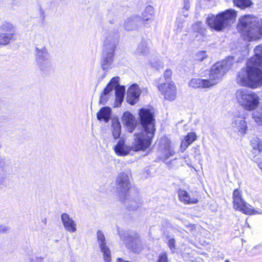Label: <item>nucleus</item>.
<instances>
[{
	"instance_id": "obj_1",
	"label": "nucleus",
	"mask_w": 262,
	"mask_h": 262,
	"mask_svg": "<svg viewBox=\"0 0 262 262\" xmlns=\"http://www.w3.org/2000/svg\"><path fill=\"white\" fill-rule=\"evenodd\" d=\"M255 56L251 57L246 68L238 73L237 82L242 86L255 89L262 85V45L257 46Z\"/></svg>"
},
{
	"instance_id": "obj_2",
	"label": "nucleus",
	"mask_w": 262,
	"mask_h": 262,
	"mask_svg": "<svg viewBox=\"0 0 262 262\" xmlns=\"http://www.w3.org/2000/svg\"><path fill=\"white\" fill-rule=\"evenodd\" d=\"M139 115L144 130L134 135L131 146L134 151H145L148 148L156 131L154 116L149 110L141 108Z\"/></svg>"
},
{
	"instance_id": "obj_3",
	"label": "nucleus",
	"mask_w": 262,
	"mask_h": 262,
	"mask_svg": "<svg viewBox=\"0 0 262 262\" xmlns=\"http://www.w3.org/2000/svg\"><path fill=\"white\" fill-rule=\"evenodd\" d=\"M257 18L254 16L246 15L240 18L237 27L241 31L245 40L248 41L257 39L262 35V18L260 28L257 26Z\"/></svg>"
},
{
	"instance_id": "obj_4",
	"label": "nucleus",
	"mask_w": 262,
	"mask_h": 262,
	"mask_svg": "<svg viewBox=\"0 0 262 262\" xmlns=\"http://www.w3.org/2000/svg\"><path fill=\"white\" fill-rule=\"evenodd\" d=\"M236 102L244 109L248 111L255 110L259 104V96L247 89H239L235 93Z\"/></svg>"
},
{
	"instance_id": "obj_5",
	"label": "nucleus",
	"mask_w": 262,
	"mask_h": 262,
	"mask_svg": "<svg viewBox=\"0 0 262 262\" xmlns=\"http://www.w3.org/2000/svg\"><path fill=\"white\" fill-rule=\"evenodd\" d=\"M236 16V12L234 10L229 9L216 16H209L206 21L211 28L216 31H221L233 23Z\"/></svg>"
},
{
	"instance_id": "obj_6",
	"label": "nucleus",
	"mask_w": 262,
	"mask_h": 262,
	"mask_svg": "<svg viewBox=\"0 0 262 262\" xmlns=\"http://www.w3.org/2000/svg\"><path fill=\"white\" fill-rule=\"evenodd\" d=\"M234 59L232 57H229L227 59L216 62L211 67L209 80L213 83L212 86L218 83L227 71L232 66Z\"/></svg>"
},
{
	"instance_id": "obj_7",
	"label": "nucleus",
	"mask_w": 262,
	"mask_h": 262,
	"mask_svg": "<svg viewBox=\"0 0 262 262\" xmlns=\"http://www.w3.org/2000/svg\"><path fill=\"white\" fill-rule=\"evenodd\" d=\"M116 42L117 37L111 35H107L104 40L102 60V67L104 70H107L113 62Z\"/></svg>"
},
{
	"instance_id": "obj_8",
	"label": "nucleus",
	"mask_w": 262,
	"mask_h": 262,
	"mask_svg": "<svg viewBox=\"0 0 262 262\" xmlns=\"http://www.w3.org/2000/svg\"><path fill=\"white\" fill-rule=\"evenodd\" d=\"M233 207L235 209L243 212L247 215L260 214L259 210H255L250 205L247 203L242 198V192L235 189L232 194Z\"/></svg>"
},
{
	"instance_id": "obj_9",
	"label": "nucleus",
	"mask_w": 262,
	"mask_h": 262,
	"mask_svg": "<svg viewBox=\"0 0 262 262\" xmlns=\"http://www.w3.org/2000/svg\"><path fill=\"white\" fill-rule=\"evenodd\" d=\"M116 191L121 199H124L130 188V174L126 172L119 173L116 180Z\"/></svg>"
},
{
	"instance_id": "obj_10",
	"label": "nucleus",
	"mask_w": 262,
	"mask_h": 262,
	"mask_svg": "<svg viewBox=\"0 0 262 262\" xmlns=\"http://www.w3.org/2000/svg\"><path fill=\"white\" fill-rule=\"evenodd\" d=\"M157 88L165 99L172 101L176 99L177 95V89L173 81L161 83L157 85Z\"/></svg>"
},
{
	"instance_id": "obj_11",
	"label": "nucleus",
	"mask_w": 262,
	"mask_h": 262,
	"mask_svg": "<svg viewBox=\"0 0 262 262\" xmlns=\"http://www.w3.org/2000/svg\"><path fill=\"white\" fill-rule=\"evenodd\" d=\"M35 55L38 65L41 70L45 69L51 62V56L46 47H36Z\"/></svg>"
},
{
	"instance_id": "obj_12",
	"label": "nucleus",
	"mask_w": 262,
	"mask_h": 262,
	"mask_svg": "<svg viewBox=\"0 0 262 262\" xmlns=\"http://www.w3.org/2000/svg\"><path fill=\"white\" fill-rule=\"evenodd\" d=\"M231 127L234 133L240 136H243L247 130L245 118L240 116H235L233 119Z\"/></svg>"
},
{
	"instance_id": "obj_13",
	"label": "nucleus",
	"mask_w": 262,
	"mask_h": 262,
	"mask_svg": "<svg viewBox=\"0 0 262 262\" xmlns=\"http://www.w3.org/2000/svg\"><path fill=\"white\" fill-rule=\"evenodd\" d=\"M158 145L159 149L164 159H166L174 154L172 147L170 146V141L167 137L162 138L159 141Z\"/></svg>"
},
{
	"instance_id": "obj_14",
	"label": "nucleus",
	"mask_w": 262,
	"mask_h": 262,
	"mask_svg": "<svg viewBox=\"0 0 262 262\" xmlns=\"http://www.w3.org/2000/svg\"><path fill=\"white\" fill-rule=\"evenodd\" d=\"M142 89L136 84H132L127 92V101L131 105L135 104L139 100Z\"/></svg>"
},
{
	"instance_id": "obj_15",
	"label": "nucleus",
	"mask_w": 262,
	"mask_h": 262,
	"mask_svg": "<svg viewBox=\"0 0 262 262\" xmlns=\"http://www.w3.org/2000/svg\"><path fill=\"white\" fill-rule=\"evenodd\" d=\"M121 121L127 130L132 133L136 128L137 121L135 117L129 112H125L122 117Z\"/></svg>"
},
{
	"instance_id": "obj_16",
	"label": "nucleus",
	"mask_w": 262,
	"mask_h": 262,
	"mask_svg": "<svg viewBox=\"0 0 262 262\" xmlns=\"http://www.w3.org/2000/svg\"><path fill=\"white\" fill-rule=\"evenodd\" d=\"M97 239L101 250L103 253L105 262H110L111 260L110 251L108 248L106 246L104 235L100 231H98L97 232Z\"/></svg>"
},
{
	"instance_id": "obj_17",
	"label": "nucleus",
	"mask_w": 262,
	"mask_h": 262,
	"mask_svg": "<svg viewBox=\"0 0 262 262\" xmlns=\"http://www.w3.org/2000/svg\"><path fill=\"white\" fill-rule=\"evenodd\" d=\"M61 222L65 230L70 233H74L77 231V225L70 215L63 213L61 215Z\"/></svg>"
},
{
	"instance_id": "obj_18",
	"label": "nucleus",
	"mask_w": 262,
	"mask_h": 262,
	"mask_svg": "<svg viewBox=\"0 0 262 262\" xmlns=\"http://www.w3.org/2000/svg\"><path fill=\"white\" fill-rule=\"evenodd\" d=\"M115 152L119 156H126L133 150L132 146L127 145L124 141L120 139L114 147Z\"/></svg>"
},
{
	"instance_id": "obj_19",
	"label": "nucleus",
	"mask_w": 262,
	"mask_h": 262,
	"mask_svg": "<svg viewBox=\"0 0 262 262\" xmlns=\"http://www.w3.org/2000/svg\"><path fill=\"white\" fill-rule=\"evenodd\" d=\"M119 81V77H115L111 79L106 87L104 89L103 93L101 94L100 98V102L101 103H104L107 101L110 93L114 89H115V86H116L118 85Z\"/></svg>"
},
{
	"instance_id": "obj_20",
	"label": "nucleus",
	"mask_w": 262,
	"mask_h": 262,
	"mask_svg": "<svg viewBox=\"0 0 262 262\" xmlns=\"http://www.w3.org/2000/svg\"><path fill=\"white\" fill-rule=\"evenodd\" d=\"M179 200L184 204H193L198 202V199L194 195H190L189 192L183 189L178 191Z\"/></svg>"
},
{
	"instance_id": "obj_21",
	"label": "nucleus",
	"mask_w": 262,
	"mask_h": 262,
	"mask_svg": "<svg viewBox=\"0 0 262 262\" xmlns=\"http://www.w3.org/2000/svg\"><path fill=\"white\" fill-rule=\"evenodd\" d=\"M212 84L209 79L199 78H192L189 83L190 87L195 89H209L213 86Z\"/></svg>"
},
{
	"instance_id": "obj_22",
	"label": "nucleus",
	"mask_w": 262,
	"mask_h": 262,
	"mask_svg": "<svg viewBox=\"0 0 262 262\" xmlns=\"http://www.w3.org/2000/svg\"><path fill=\"white\" fill-rule=\"evenodd\" d=\"M140 23V17L133 15L125 20L123 27L126 30L132 31L136 29Z\"/></svg>"
},
{
	"instance_id": "obj_23",
	"label": "nucleus",
	"mask_w": 262,
	"mask_h": 262,
	"mask_svg": "<svg viewBox=\"0 0 262 262\" xmlns=\"http://www.w3.org/2000/svg\"><path fill=\"white\" fill-rule=\"evenodd\" d=\"M115 90L116 101L114 107H116L119 106L123 101L125 93V88L123 86L120 85L118 82V85L115 86Z\"/></svg>"
},
{
	"instance_id": "obj_24",
	"label": "nucleus",
	"mask_w": 262,
	"mask_h": 262,
	"mask_svg": "<svg viewBox=\"0 0 262 262\" xmlns=\"http://www.w3.org/2000/svg\"><path fill=\"white\" fill-rule=\"evenodd\" d=\"M196 138L197 136L195 133H189L181 141L180 148L182 151H184L186 150L196 139Z\"/></svg>"
},
{
	"instance_id": "obj_25",
	"label": "nucleus",
	"mask_w": 262,
	"mask_h": 262,
	"mask_svg": "<svg viewBox=\"0 0 262 262\" xmlns=\"http://www.w3.org/2000/svg\"><path fill=\"white\" fill-rule=\"evenodd\" d=\"M124 242L127 248L134 250H136L141 244V242L137 236L134 237L132 235H128L125 237Z\"/></svg>"
},
{
	"instance_id": "obj_26",
	"label": "nucleus",
	"mask_w": 262,
	"mask_h": 262,
	"mask_svg": "<svg viewBox=\"0 0 262 262\" xmlns=\"http://www.w3.org/2000/svg\"><path fill=\"white\" fill-rule=\"evenodd\" d=\"M155 13L154 8L151 6H147L145 7L141 14L140 22L145 23L150 20L154 16Z\"/></svg>"
},
{
	"instance_id": "obj_27",
	"label": "nucleus",
	"mask_w": 262,
	"mask_h": 262,
	"mask_svg": "<svg viewBox=\"0 0 262 262\" xmlns=\"http://www.w3.org/2000/svg\"><path fill=\"white\" fill-rule=\"evenodd\" d=\"M111 111L108 107L102 108L97 114V117L98 120L103 119L105 122H107L111 116Z\"/></svg>"
},
{
	"instance_id": "obj_28",
	"label": "nucleus",
	"mask_w": 262,
	"mask_h": 262,
	"mask_svg": "<svg viewBox=\"0 0 262 262\" xmlns=\"http://www.w3.org/2000/svg\"><path fill=\"white\" fill-rule=\"evenodd\" d=\"M2 32L3 33H12L13 36H15L16 29L14 25L9 22L5 21L2 24L0 27Z\"/></svg>"
},
{
	"instance_id": "obj_29",
	"label": "nucleus",
	"mask_w": 262,
	"mask_h": 262,
	"mask_svg": "<svg viewBox=\"0 0 262 262\" xmlns=\"http://www.w3.org/2000/svg\"><path fill=\"white\" fill-rule=\"evenodd\" d=\"M15 37L13 33H0V45L6 46L8 45L11 40H15Z\"/></svg>"
},
{
	"instance_id": "obj_30",
	"label": "nucleus",
	"mask_w": 262,
	"mask_h": 262,
	"mask_svg": "<svg viewBox=\"0 0 262 262\" xmlns=\"http://www.w3.org/2000/svg\"><path fill=\"white\" fill-rule=\"evenodd\" d=\"M112 128L114 137L115 139L118 138L121 134V125L118 120H115L113 121Z\"/></svg>"
},
{
	"instance_id": "obj_31",
	"label": "nucleus",
	"mask_w": 262,
	"mask_h": 262,
	"mask_svg": "<svg viewBox=\"0 0 262 262\" xmlns=\"http://www.w3.org/2000/svg\"><path fill=\"white\" fill-rule=\"evenodd\" d=\"M233 2L234 5L241 9L249 7L253 4L251 0H233Z\"/></svg>"
},
{
	"instance_id": "obj_32",
	"label": "nucleus",
	"mask_w": 262,
	"mask_h": 262,
	"mask_svg": "<svg viewBox=\"0 0 262 262\" xmlns=\"http://www.w3.org/2000/svg\"><path fill=\"white\" fill-rule=\"evenodd\" d=\"M136 52L139 55H147L148 52V48L147 43L145 42L140 43L137 49Z\"/></svg>"
},
{
	"instance_id": "obj_33",
	"label": "nucleus",
	"mask_w": 262,
	"mask_h": 262,
	"mask_svg": "<svg viewBox=\"0 0 262 262\" xmlns=\"http://www.w3.org/2000/svg\"><path fill=\"white\" fill-rule=\"evenodd\" d=\"M176 24L178 30L181 31L186 26V23L182 16L179 15L177 19Z\"/></svg>"
},
{
	"instance_id": "obj_34",
	"label": "nucleus",
	"mask_w": 262,
	"mask_h": 262,
	"mask_svg": "<svg viewBox=\"0 0 262 262\" xmlns=\"http://www.w3.org/2000/svg\"><path fill=\"white\" fill-rule=\"evenodd\" d=\"M207 57L208 56L206 51H199L197 52L195 55V59L199 61H202L207 58Z\"/></svg>"
},
{
	"instance_id": "obj_35",
	"label": "nucleus",
	"mask_w": 262,
	"mask_h": 262,
	"mask_svg": "<svg viewBox=\"0 0 262 262\" xmlns=\"http://www.w3.org/2000/svg\"><path fill=\"white\" fill-rule=\"evenodd\" d=\"M253 154L256 155L257 153L262 154V143L258 142L257 143H253Z\"/></svg>"
},
{
	"instance_id": "obj_36",
	"label": "nucleus",
	"mask_w": 262,
	"mask_h": 262,
	"mask_svg": "<svg viewBox=\"0 0 262 262\" xmlns=\"http://www.w3.org/2000/svg\"><path fill=\"white\" fill-rule=\"evenodd\" d=\"M253 118L256 123L260 125H262V113L260 115H258L256 113H254L253 114Z\"/></svg>"
},
{
	"instance_id": "obj_37",
	"label": "nucleus",
	"mask_w": 262,
	"mask_h": 262,
	"mask_svg": "<svg viewBox=\"0 0 262 262\" xmlns=\"http://www.w3.org/2000/svg\"><path fill=\"white\" fill-rule=\"evenodd\" d=\"M172 75V72L169 69H167L164 73V77L166 82L170 81V78Z\"/></svg>"
},
{
	"instance_id": "obj_38",
	"label": "nucleus",
	"mask_w": 262,
	"mask_h": 262,
	"mask_svg": "<svg viewBox=\"0 0 262 262\" xmlns=\"http://www.w3.org/2000/svg\"><path fill=\"white\" fill-rule=\"evenodd\" d=\"M174 243L175 240L172 238H171L168 240V245L171 250L174 249Z\"/></svg>"
},
{
	"instance_id": "obj_39",
	"label": "nucleus",
	"mask_w": 262,
	"mask_h": 262,
	"mask_svg": "<svg viewBox=\"0 0 262 262\" xmlns=\"http://www.w3.org/2000/svg\"><path fill=\"white\" fill-rule=\"evenodd\" d=\"M190 1L189 0H183V9H186L188 11L190 9Z\"/></svg>"
},
{
	"instance_id": "obj_40",
	"label": "nucleus",
	"mask_w": 262,
	"mask_h": 262,
	"mask_svg": "<svg viewBox=\"0 0 262 262\" xmlns=\"http://www.w3.org/2000/svg\"><path fill=\"white\" fill-rule=\"evenodd\" d=\"M158 262H167L166 254L165 253L161 254L159 256Z\"/></svg>"
},
{
	"instance_id": "obj_41",
	"label": "nucleus",
	"mask_w": 262,
	"mask_h": 262,
	"mask_svg": "<svg viewBox=\"0 0 262 262\" xmlns=\"http://www.w3.org/2000/svg\"><path fill=\"white\" fill-rule=\"evenodd\" d=\"M180 15H182L183 18L188 17L189 15L188 11H187L186 9H183V8L182 10V14H181Z\"/></svg>"
},
{
	"instance_id": "obj_42",
	"label": "nucleus",
	"mask_w": 262,
	"mask_h": 262,
	"mask_svg": "<svg viewBox=\"0 0 262 262\" xmlns=\"http://www.w3.org/2000/svg\"><path fill=\"white\" fill-rule=\"evenodd\" d=\"M189 228L190 229L191 231L192 232V233L193 234H195V233L194 232V230H196V228H199V227H197L196 226H195L194 225H191L190 226Z\"/></svg>"
},
{
	"instance_id": "obj_43",
	"label": "nucleus",
	"mask_w": 262,
	"mask_h": 262,
	"mask_svg": "<svg viewBox=\"0 0 262 262\" xmlns=\"http://www.w3.org/2000/svg\"><path fill=\"white\" fill-rule=\"evenodd\" d=\"M117 262H130V261H126V260H125L121 259V258H118L117 260Z\"/></svg>"
},
{
	"instance_id": "obj_44",
	"label": "nucleus",
	"mask_w": 262,
	"mask_h": 262,
	"mask_svg": "<svg viewBox=\"0 0 262 262\" xmlns=\"http://www.w3.org/2000/svg\"><path fill=\"white\" fill-rule=\"evenodd\" d=\"M258 166L262 170V163H259L258 164Z\"/></svg>"
},
{
	"instance_id": "obj_45",
	"label": "nucleus",
	"mask_w": 262,
	"mask_h": 262,
	"mask_svg": "<svg viewBox=\"0 0 262 262\" xmlns=\"http://www.w3.org/2000/svg\"><path fill=\"white\" fill-rule=\"evenodd\" d=\"M225 262H230V261H229V260L227 259V260H225Z\"/></svg>"
}]
</instances>
